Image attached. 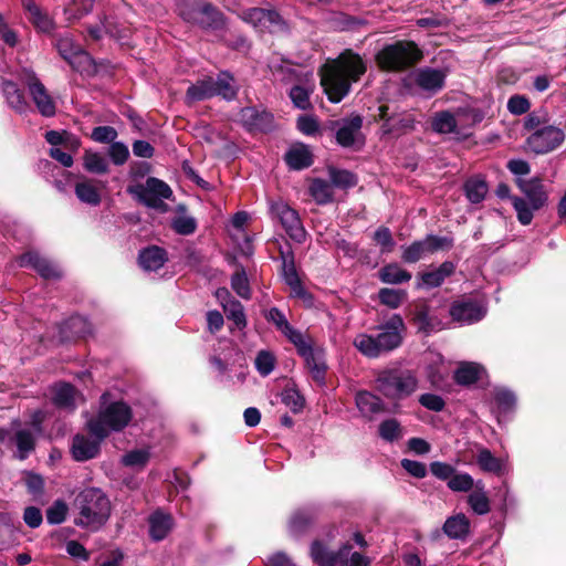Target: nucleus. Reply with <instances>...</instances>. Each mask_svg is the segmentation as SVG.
Here are the masks:
<instances>
[{
    "mask_svg": "<svg viewBox=\"0 0 566 566\" xmlns=\"http://www.w3.org/2000/svg\"><path fill=\"white\" fill-rule=\"evenodd\" d=\"M78 516L74 523L77 526L99 530L111 516V502L106 494L97 488H87L81 491L74 501Z\"/></svg>",
    "mask_w": 566,
    "mask_h": 566,
    "instance_id": "obj_3",
    "label": "nucleus"
},
{
    "mask_svg": "<svg viewBox=\"0 0 566 566\" xmlns=\"http://www.w3.org/2000/svg\"><path fill=\"white\" fill-rule=\"evenodd\" d=\"M24 9L29 13V19L32 24L38 28L42 32H50L53 30L54 23L53 20L49 17L48 13L42 11V9L32 1L23 2Z\"/></svg>",
    "mask_w": 566,
    "mask_h": 566,
    "instance_id": "obj_33",
    "label": "nucleus"
},
{
    "mask_svg": "<svg viewBox=\"0 0 566 566\" xmlns=\"http://www.w3.org/2000/svg\"><path fill=\"white\" fill-rule=\"evenodd\" d=\"M298 355L305 360L312 378L318 384L324 385L327 365L325 360V350L322 347H314L308 336H303L294 344Z\"/></svg>",
    "mask_w": 566,
    "mask_h": 566,
    "instance_id": "obj_12",
    "label": "nucleus"
},
{
    "mask_svg": "<svg viewBox=\"0 0 566 566\" xmlns=\"http://www.w3.org/2000/svg\"><path fill=\"white\" fill-rule=\"evenodd\" d=\"M223 311L228 319L232 321L240 329L247 327V317L243 305L237 300H228L222 303Z\"/></svg>",
    "mask_w": 566,
    "mask_h": 566,
    "instance_id": "obj_43",
    "label": "nucleus"
},
{
    "mask_svg": "<svg viewBox=\"0 0 566 566\" xmlns=\"http://www.w3.org/2000/svg\"><path fill=\"white\" fill-rule=\"evenodd\" d=\"M130 407L122 401L112 402L98 412L95 419L87 422L92 434L106 438L111 431L123 430L132 420Z\"/></svg>",
    "mask_w": 566,
    "mask_h": 566,
    "instance_id": "obj_6",
    "label": "nucleus"
},
{
    "mask_svg": "<svg viewBox=\"0 0 566 566\" xmlns=\"http://www.w3.org/2000/svg\"><path fill=\"white\" fill-rule=\"evenodd\" d=\"M450 315L454 321L461 324H472L484 317L485 310L475 301L462 300L451 305Z\"/></svg>",
    "mask_w": 566,
    "mask_h": 566,
    "instance_id": "obj_18",
    "label": "nucleus"
},
{
    "mask_svg": "<svg viewBox=\"0 0 566 566\" xmlns=\"http://www.w3.org/2000/svg\"><path fill=\"white\" fill-rule=\"evenodd\" d=\"M285 161L290 168L300 170L310 167L313 163V159L310 149L301 145L292 147L285 154Z\"/></svg>",
    "mask_w": 566,
    "mask_h": 566,
    "instance_id": "obj_35",
    "label": "nucleus"
},
{
    "mask_svg": "<svg viewBox=\"0 0 566 566\" xmlns=\"http://www.w3.org/2000/svg\"><path fill=\"white\" fill-rule=\"evenodd\" d=\"M237 94L238 88L234 86L233 76L228 72H220L216 80L206 77L190 85L186 92L185 102L190 105L214 96L232 101Z\"/></svg>",
    "mask_w": 566,
    "mask_h": 566,
    "instance_id": "obj_5",
    "label": "nucleus"
},
{
    "mask_svg": "<svg viewBox=\"0 0 566 566\" xmlns=\"http://www.w3.org/2000/svg\"><path fill=\"white\" fill-rule=\"evenodd\" d=\"M470 530V522L464 514L449 517L443 525V532L450 538H464Z\"/></svg>",
    "mask_w": 566,
    "mask_h": 566,
    "instance_id": "obj_38",
    "label": "nucleus"
},
{
    "mask_svg": "<svg viewBox=\"0 0 566 566\" xmlns=\"http://www.w3.org/2000/svg\"><path fill=\"white\" fill-rule=\"evenodd\" d=\"M105 438H99L97 434H93V437L76 434L72 441V457L78 462L94 459L99 453L101 442Z\"/></svg>",
    "mask_w": 566,
    "mask_h": 566,
    "instance_id": "obj_17",
    "label": "nucleus"
},
{
    "mask_svg": "<svg viewBox=\"0 0 566 566\" xmlns=\"http://www.w3.org/2000/svg\"><path fill=\"white\" fill-rule=\"evenodd\" d=\"M14 443L18 448V458L24 460L35 448V438L30 429H20L14 433Z\"/></svg>",
    "mask_w": 566,
    "mask_h": 566,
    "instance_id": "obj_42",
    "label": "nucleus"
},
{
    "mask_svg": "<svg viewBox=\"0 0 566 566\" xmlns=\"http://www.w3.org/2000/svg\"><path fill=\"white\" fill-rule=\"evenodd\" d=\"M455 271V264L451 261H444L439 268L420 274L421 283L419 286L433 289L442 285L444 280L451 276Z\"/></svg>",
    "mask_w": 566,
    "mask_h": 566,
    "instance_id": "obj_27",
    "label": "nucleus"
},
{
    "mask_svg": "<svg viewBox=\"0 0 566 566\" xmlns=\"http://www.w3.org/2000/svg\"><path fill=\"white\" fill-rule=\"evenodd\" d=\"M271 213L280 221L292 240L297 243L305 241L306 231L296 210L283 201H276L271 205Z\"/></svg>",
    "mask_w": 566,
    "mask_h": 566,
    "instance_id": "obj_14",
    "label": "nucleus"
},
{
    "mask_svg": "<svg viewBox=\"0 0 566 566\" xmlns=\"http://www.w3.org/2000/svg\"><path fill=\"white\" fill-rule=\"evenodd\" d=\"M77 198L87 205L97 206L101 202V195L91 180H84L75 185Z\"/></svg>",
    "mask_w": 566,
    "mask_h": 566,
    "instance_id": "obj_46",
    "label": "nucleus"
},
{
    "mask_svg": "<svg viewBox=\"0 0 566 566\" xmlns=\"http://www.w3.org/2000/svg\"><path fill=\"white\" fill-rule=\"evenodd\" d=\"M244 20L254 24L281 25L284 23L282 17L275 10L252 8L244 12Z\"/></svg>",
    "mask_w": 566,
    "mask_h": 566,
    "instance_id": "obj_34",
    "label": "nucleus"
},
{
    "mask_svg": "<svg viewBox=\"0 0 566 566\" xmlns=\"http://www.w3.org/2000/svg\"><path fill=\"white\" fill-rule=\"evenodd\" d=\"M231 287L232 290L242 298H250L251 290L249 280L247 277L245 271L241 269L237 271L231 277Z\"/></svg>",
    "mask_w": 566,
    "mask_h": 566,
    "instance_id": "obj_55",
    "label": "nucleus"
},
{
    "mask_svg": "<svg viewBox=\"0 0 566 566\" xmlns=\"http://www.w3.org/2000/svg\"><path fill=\"white\" fill-rule=\"evenodd\" d=\"M364 118L359 114L331 122L329 128L334 132L336 143L343 148L360 150L366 143L361 130Z\"/></svg>",
    "mask_w": 566,
    "mask_h": 566,
    "instance_id": "obj_10",
    "label": "nucleus"
},
{
    "mask_svg": "<svg viewBox=\"0 0 566 566\" xmlns=\"http://www.w3.org/2000/svg\"><path fill=\"white\" fill-rule=\"evenodd\" d=\"M167 260L166 250L157 245L145 248L138 254V263L145 271H157Z\"/></svg>",
    "mask_w": 566,
    "mask_h": 566,
    "instance_id": "obj_23",
    "label": "nucleus"
},
{
    "mask_svg": "<svg viewBox=\"0 0 566 566\" xmlns=\"http://www.w3.org/2000/svg\"><path fill=\"white\" fill-rule=\"evenodd\" d=\"M310 193L318 205H325L333 200V186L328 181L317 178L312 181Z\"/></svg>",
    "mask_w": 566,
    "mask_h": 566,
    "instance_id": "obj_44",
    "label": "nucleus"
},
{
    "mask_svg": "<svg viewBox=\"0 0 566 566\" xmlns=\"http://www.w3.org/2000/svg\"><path fill=\"white\" fill-rule=\"evenodd\" d=\"M377 334L360 333L353 340L354 347L367 358H378L402 344L406 325L399 314H394L386 323L376 327Z\"/></svg>",
    "mask_w": 566,
    "mask_h": 566,
    "instance_id": "obj_2",
    "label": "nucleus"
},
{
    "mask_svg": "<svg viewBox=\"0 0 566 566\" xmlns=\"http://www.w3.org/2000/svg\"><path fill=\"white\" fill-rule=\"evenodd\" d=\"M171 229L181 235L192 234L197 229V221L195 218L186 214L184 206L178 207V214L171 220Z\"/></svg>",
    "mask_w": 566,
    "mask_h": 566,
    "instance_id": "obj_41",
    "label": "nucleus"
},
{
    "mask_svg": "<svg viewBox=\"0 0 566 566\" xmlns=\"http://www.w3.org/2000/svg\"><path fill=\"white\" fill-rule=\"evenodd\" d=\"M475 459L480 470L485 473L502 475L505 470L504 461L493 455V453L486 448H479Z\"/></svg>",
    "mask_w": 566,
    "mask_h": 566,
    "instance_id": "obj_29",
    "label": "nucleus"
},
{
    "mask_svg": "<svg viewBox=\"0 0 566 566\" xmlns=\"http://www.w3.org/2000/svg\"><path fill=\"white\" fill-rule=\"evenodd\" d=\"M565 140V133L554 125L543 126L526 139L527 148L534 154H547L559 147Z\"/></svg>",
    "mask_w": 566,
    "mask_h": 566,
    "instance_id": "obj_13",
    "label": "nucleus"
},
{
    "mask_svg": "<svg viewBox=\"0 0 566 566\" xmlns=\"http://www.w3.org/2000/svg\"><path fill=\"white\" fill-rule=\"evenodd\" d=\"M329 178H331L332 186L343 188V189L352 188V187L356 186V184H357L356 176L348 170L331 168L329 169Z\"/></svg>",
    "mask_w": 566,
    "mask_h": 566,
    "instance_id": "obj_52",
    "label": "nucleus"
},
{
    "mask_svg": "<svg viewBox=\"0 0 566 566\" xmlns=\"http://www.w3.org/2000/svg\"><path fill=\"white\" fill-rule=\"evenodd\" d=\"M426 254H430L424 239L412 242L405 247L402 251V260L407 263H416Z\"/></svg>",
    "mask_w": 566,
    "mask_h": 566,
    "instance_id": "obj_51",
    "label": "nucleus"
},
{
    "mask_svg": "<svg viewBox=\"0 0 566 566\" xmlns=\"http://www.w3.org/2000/svg\"><path fill=\"white\" fill-rule=\"evenodd\" d=\"M275 357L268 350H261L255 358V368L263 377L269 376L275 367Z\"/></svg>",
    "mask_w": 566,
    "mask_h": 566,
    "instance_id": "obj_60",
    "label": "nucleus"
},
{
    "mask_svg": "<svg viewBox=\"0 0 566 566\" xmlns=\"http://www.w3.org/2000/svg\"><path fill=\"white\" fill-rule=\"evenodd\" d=\"M64 328L70 329L75 336L84 337L91 333V324L86 318L80 315L70 317L64 323Z\"/></svg>",
    "mask_w": 566,
    "mask_h": 566,
    "instance_id": "obj_61",
    "label": "nucleus"
},
{
    "mask_svg": "<svg viewBox=\"0 0 566 566\" xmlns=\"http://www.w3.org/2000/svg\"><path fill=\"white\" fill-rule=\"evenodd\" d=\"M268 322L272 323L293 345L300 340L304 334L295 329L286 319L284 313L277 307H271L264 313Z\"/></svg>",
    "mask_w": 566,
    "mask_h": 566,
    "instance_id": "obj_21",
    "label": "nucleus"
},
{
    "mask_svg": "<svg viewBox=\"0 0 566 566\" xmlns=\"http://www.w3.org/2000/svg\"><path fill=\"white\" fill-rule=\"evenodd\" d=\"M83 165L88 172L93 174H105L108 170V164L105 157L92 150L85 151Z\"/></svg>",
    "mask_w": 566,
    "mask_h": 566,
    "instance_id": "obj_49",
    "label": "nucleus"
},
{
    "mask_svg": "<svg viewBox=\"0 0 566 566\" xmlns=\"http://www.w3.org/2000/svg\"><path fill=\"white\" fill-rule=\"evenodd\" d=\"M310 555L318 566H333L334 551H331L323 542L314 541L311 544Z\"/></svg>",
    "mask_w": 566,
    "mask_h": 566,
    "instance_id": "obj_48",
    "label": "nucleus"
},
{
    "mask_svg": "<svg viewBox=\"0 0 566 566\" xmlns=\"http://www.w3.org/2000/svg\"><path fill=\"white\" fill-rule=\"evenodd\" d=\"M316 521L315 511L312 509L297 510L290 520V532L294 536L306 533Z\"/></svg>",
    "mask_w": 566,
    "mask_h": 566,
    "instance_id": "obj_30",
    "label": "nucleus"
},
{
    "mask_svg": "<svg viewBox=\"0 0 566 566\" xmlns=\"http://www.w3.org/2000/svg\"><path fill=\"white\" fill-rule=\"evenodd\" d=\"M109 157L115 165H123L129 157V151L123 143L114 142L109 147Z\"/></svg>",
    "mask_w": 566,
    "mask_h": 566,
    "instance_id": "obj_64",
    "label": "nucleus"
},
{
    "mask_svg": "<svg viewBox=\"0 0 566 566\" xmlns=\"http://www.w3.org/2000/svg\"><path fill=\"white\" fill-rule=\"evenodd\" d=\"M76 390L70 384H60L54 387L53 402L59 408L74 409Z\"/></svg>",
    "mask_w": 566,
    "mask_h": 566,
    "instance_id": "obj_40",
    "label": "nucleus"
},
{
    "mask_svg": "<svg viewBox=\"0 0 566 566\" xmlns=\"http://www.w3.org/2000/svg\"><path fill=\"white\" fill-rule=\"evenodd\" d=\"M377 245L380 247L381 253H389L395 248V240L391 231L387 227H379L373 237Z\"/></svg>",
    "mask_w": 566,
    "mask_h": 566,
    "instance_id": "obj_58",
    "label": "nucleus"
},
{
    "mask_svg": "<svg viewBox=\"0 0 566 566\" xmlns=\"http://www.w3.org/2000/svg\"><path fill=\"white\" fill-rule=\"evenodd\" d=\"M56 49L60 55L67 61L75 71L84 72L92 64L91 56L69 35L61 36L57 40Z\"/></svg>",
    "mask_w": 566,
    "mask_h": 566,
    "instance_id": "obj_15",
    "label": "nucleus"
},
{
    "mask_svg": "<svg viewBox=\"0 0 566 566\" xmlns=\"http://www.w3.org/2000/svg\"><path fill=\"white\" fill-rule=\"evenodd\" d=\"M424 240L427 242V247L430 254L440 250H450L454 244L453 238L451 237H439L429 234L424 238Z\"/></svg>",
    "mask_w": 566,
    "mask_h": 566,
    "instance_id": "obj_63",
    "label": "nucleus"
},
{
    "mask_svg": "<svg viewBox=\"0 0 566 566\" xmlns=\"http://www.w3.org/2000/svg\"><path fill=\"white\" fill-rule=\"evenodd\" d=\"M375 388L389 399L400 400L416 391L418 381L409 370L386 369L375 380Z\"/></svg>",
    "mask_w": 566,
    "mask_h": 566,
    "instance_id": "obj_7",
    "label": "nucleus"
},
{
    "mask_svg": "<svg viewBox=\"0 0 566 566\" xmlns=\"http://www.w3.org/2000/svg\"><path fill=\"white\" fill-rule=\"evenodd\" d=\"M422 59V51L413 41L400 40L385 45L375 56L378 67L387 72L410 69Z\"/></svg>",
    "mask_w": 566,
    "mask_h": 566,
    "instance_id": "obj_4",
    "label": "nucleus"
},
{
    "mask_svg": "<svg viewBox=\"0 0 566 566\" xmlns=\"http://www.w3.org/2000/svg\"><path fill=\"white\" fill-rule=\"evenodd\" d=\"M282 274L294 297L308 302L312 301V295L304 289L298 277L295 263H292L290 260L287 264H282Z\"/></svg>",
    "mask_w": 566,
    "mask_h": 566,
    "instance_id": "obj_28",
    "label": "nucleus"
},
{
    "mask_svg": "<svg viewBox=\"0 0 566 566\" xmlns=\"http://www.w3.org/2000/svg\"><path fill=\"white\" fill-rule=\"evenodd\" d=\"M406 295L405 291L387 287L381 289L378 293L380 303L389 308H398L406 298Z\"/></svg>",
    "mask_w": 566,
    "mask_h": 566,
    "instance_id": "obj_53",
    "label": "nucleus"
},
{
    "mask_svg": "<svg viewBox=\"0 0 566 566\" xmlns=\"http://www.w3.org/2000/svg\"><path fill=\"white\" fill-rule=\"evenodd\" d=\"M366 71L364 59L350 49L328 61L321 71V83L328 99L339 103L348 95L352 84L358 82Z\"/></svg>",
    "mask_w": 566,
    "mask_h": 566,
    "instance_id": "obj_1",
    "label": "nucleus"
},
{
    "mask_svg": "<svg viewBox=\"0 0 566 566\" xmlns=\"http://www.w3.org/2000/svg\"><path fill=\"white\" fill-rule=\"evenodd\" d=\"M149 457L150 453L148 450L137 449L124 454L122 458V462L126 467L144 468L147 464Z\"/></svg>",
    "mask_w": 566,
    "mask_h": 566,
    "instance_id": "obj_56",
    "label": "nucleus"
},
{
    "mask_svg": "<svg viewBox=\"0 0 566 566\" xmlns=\"http://www.w3.org/2000/svg\"><path fill=\"white\" fill-rule=\"evenodd\" d=\"M379 436L386 441H395L401 438V427L396 419H388L380 423Z\"/></svg>",
    "mask_w": 566,
    "mask_h": 566,
    "instance_id": "obj_57",
    "label": "nucleus"
},
{
    "mask_svg": "<svg viewBox=\"0 0 566 566\" xmlns=\"http://www.w3.org/2000/svg\"><path fill=\"white\" fill-rule=\"evenodd\" d=\"M512 205L517 213L518 221L527 226L533 220V210L532 206H528L525 199L520 197H511Z\"/></svg>",
    "mask_w": 566,
    "mask_h": 566,
    "instance_id": "obj_59",
    "label": "nucleus"
},
{
    "mask_svg": "<svg viewBox=\"0 0 566 566\" xmlns=\"http://www.w3.org/2000/svg\"><path fill=\"white\" fill-rule=\"evenodd\" d=\"M95 0H72L64 9L66 20L71 23L82 19L93 9Z\"/></svg>",
    "mask_w": 566,
    "mask_h": 566,
    "instance_id": "obj_47",
    "label": "nucleus"
},
{
    "mask_svg": "<svg viewBox=\"0 0 566 566\" xmlns=\"http://www.w3.org/2000/svg\"><path fill=\"white\" fill-rule=\"evenodd\" d=\"M19 77L27 87L36 111L43 117H53L56 114V103L36 73L32 69L24 67Z\"/></svg>",
    "mask_w": 566,
    "mask_h": 566,
    "instance_id": "obj_11",
    "label": "nucleus"
},
{
    "mask_svg": "<svg viewBox=\"0 0 566 566\" xmlns=\"http://www.w3.org/2000/svg\"><path fill=\"white\" fill-rule=\"evenodd\" d=\"M313 93L312 86L294 85L289 93L290 98L295 107L306 111L312 104L310 96Z\"/></svg>",
    "mask_w": 566,
    "mask_h": 566,
    "instance_id": "obj_50",
    "label": "nucleus"
},
{
    "mask_svg": "<svg viewBox=\"0 0 566 566\" xmlns=\"http://www.w3.org/2000/svg\"><path fill=\"white\" fill-rule=\"evenodd\" d=\"M483 373L482 366L476 363H462L454 371V380L459 385L475 384Z\"/></svg>",
    "mask_w": 566,
    "mask_h": 566,
    "instance_id": "obj_36",
    "label": "nucleus"
},
{
    "mask_svg": "<svg viewBox=\"0 0 566 566\" xmlns=\"http://www.w3.org/2000/svg\"><path fill=\"white\" fill-rule=\"evenodd\" d=\"M476 482L469 473H453L448 481V488L453 492H469L475 488Z\"/></svg>",
    "mask_w": 566,
    "mask_h": 566,
    "instance_id": "obj_54",
    "label": "nucleus"
},
{
    "mask_svg": "<svg viewBox=\"0 0 566 566\" xmlns=\"http://www.w3.org/2000/svg\"><path fill=\"white\" fill-rule=\"evenodd\" d=\"M453 114L457 117L458 136H467V130L484 118L483 112L474 107H459Z\"/></svg>",
    "mask_w": 566,
    "mask_h": 566,
    "instance_id": "obj_24",
    "label": "nucleus"
},
{
    "mask_svg": "<svg viewBox=\"0 0 566 566\" xmlns=\"http://www.w3.org/2000/svg\"><path fill=\"white\" fill-rule=\"evenodd\" d=\"M447 69H433L424 66L415 72V84L430 95L440 92L446 84Z\"/></svg>",
    "mask_w": 566,
    "mask_h": 566,
    "instance_id": "obj_16",
    "label": "nucleus"
},
{
    "mask_svg": "<svg viewBox=\"0 0 566 566\" xmlns=\"http://www.w3.org/2000/svg\"><path fill=\"white\" fill-rule=\"evenodd\" d=\"M179 14L188 23L205 30L221 29L224 24L222 12L211 3H198L193 0H182Z\"/></svg>",
    "mask_w": 566,
    "mask_h": 566,
    "instance_id": "obj_8",
    "label": "nucleus"
},
{
    "mask_svg": "<svg viewBox=\"0 0 566 566\" xmlns=\"http://www.w3.org/2000/svg\"><path fill=\"white\" fill-rule=\"evenodd\" d=\"M148 523L149 535L156 542L163 541L169 534L174 525L172 516L159 510L149 516Z\"/></svg>",
    "mask_w": 566,
    "mask_h": 566,
    "instance_id": "obj_26",
    "label": "nucleus"
},
{
    "mask_svg": "<svg viewBox=\"0 0 566 566\" xmlns=\"http://www.w3.org/2000/svg\"><path fill=\"white\" fill-rule=\"evenodd\" d=\"M127 192L136 198L140 203L160 212L168 211V205L165 199L172 197L171 188L163 180L149 177L146 184H136L127 187Z\"/></svg>",
    "mask_w": 566,
    "mask_h": 566,
    "instance_id": "obj_9",
    "label": "nucleus"
},
{
    "mask_svg": "<svg viewBox=\"0 0 566 566\" xmlns=\"http://www.w3.org/2000/svg\"><path fill=\"white\" fill-rule=\"evenodd\" d=\"M488 185L483 179L471 178L464 184V191L468 200L472 203H480L488 193Z\"/></svg>",
    "mask_w": 566,
    "mask_h": 566,
    "instance_id": "obj_45",
    "label": "nucleus"
},
{
    "mask_svg": "<svg viewBox=\"0 0 566 566\" xmlns=\"http://www.w3.org/2000/svg\"><path fill=\"white\" fill-rule=\"evenodd\" d=\"M356 406L365 417H371L384 410L382 400L369 391H360L356 395Z\"/></svg>",
    "mask_w": 566,
    "mask_h": 566,
    "instance_id": "obj_32",
    "label": "nucleus"
},
{
    "mask_svg": "<svg viewBox=\"0 0 566 566\" xmlns=\"http://www.w3.org/2000/svg\"><path fill=\"white\" fill-rule=\"evenodd\" d=\"M19 265L22 268L34 269L43 279H59L60 272L50 261L42 258L38 252H27L22 254L19 260Z\"/></svg>",
    "mask_w": 566,
    "mask_h": 566,
    "instance_id": "obj_20",
    "label": "nucleus"
},
{
    "mask_svg": "<svg viewBox=\"0 0 566 566\" xmlns=\"http://www.w3.org/2000/svg\"><path fill=\"white\" fill-rule=\"evenodd\" d=\"M282 402L293 412H298L303 409L305 399L296 389L286 388L282 392Z\"/></svg>",
    "mask_w": 566,
    "mask_h": 566,
    "instance_id": "obj_62",
    "label": "nucleus"
},
{
    "mask_svg": "<svg viewBox=\"0 0 566 566\" xmlns=\"http://www.w3.org/2000/svg\"><path fill=\"white\" fill-rule=\"evenodd\" d=\"M431 128L438 134L458 135L457 117L449 111L438 112L431 119Z\"/></svg>",
    "mask_w": 566,
    "mask_h": 566,
    "instance_id": "obj_37",
    "label": "nucleus"
},
{
    "mask_svg": "<svg viewBox=\"0 0 566 566\" xmlns=\"http://www.w3.org/2000/svg\"><path fill=\"white\" fill-rule=\"evenodd\" d=\"M240 120L251 132H269L274 126V117L266 111L255 107H244L240 112Z\"/></svg>",
    "mask_w": 566,
    "mask_h": 566,
    "instance_id": "obj_19",
    "label": "nucleus"
},
{
    "mask_svg": "<svg viewBox=\"0 0 566 566\" xmlns=\"http://www.w3.org/2000/svg\"><path fill=\"white\" fill-rule=\"evenodd\" d=\"M468 504L478 515H485L491 511L490 500L481 480L476 482L474 491L469 494Z\"/></svg>",
    "mask_w": 566,
    "mask_h": 566,
    "instance_id": "obj_31",
    "label": "nucleus"
},
{
    "mask_svg": "<svg viewBox=\"0 0 566 566\" xmlns=\"http://www.w3.org/2000/svg\"><path fill=\"white\" fill-rule=\"evenodd\" d=\"M379 279L382 283L400 284L411 279V273L396 263L387 264L379 271Z\"/></svg>",
    "mask_w": 566,
    "mask_h": 566,
    "instance_id": "obj_39",
    "label": "nucleus"
},
{
    "mask_svg": "<svg viewBox=\"0 0 566 566\" xmlns=\"http://www.w3.org/2000/svg\"><path fill=\"white\" fill-rule=\"evenodd\" d=\"M520 189L528 199L532 209L538 210L541 209L547 201V193L544 189V186L538 178L517 181Z\"/></svg>",
    "mask_w": 566,
    "mask_h": 566,
    "instance_id": "obj_22",
    "label": "nucleus"
},
{
    "mask_svg": "<svg viewBox=\"0 0 566 566\" xmlns=\"http://www.w3.org/2000/svg\"><path fill=\"white\" fill-rule=\"evenodd\" d=\"M2 92L8 105L19 114H27L30 111V105L25 99L23 92L18 85L9 80L2 82Z\"/></svg>",
    "mask_w": 566,
    "mask_h": 566,
    "instance_id": "obj_25",
    "label": "nucleus"
}]
</instances>
